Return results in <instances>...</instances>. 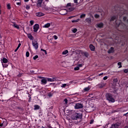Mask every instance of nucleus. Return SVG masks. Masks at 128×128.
I'll use <instances>...</instances> for the list:
<instances>
[{
    "mask_svg": "<svg viewBox=\"0 0 128 128\" xmlns=\"http://www.w3.org/2000/svg\"><path fill=\"white\" fill-rule=\"evenodd\" d=\"M42 0H38L37 6L38 7L42 6Z\"/></svg>",
    "mask_w": 128,
    "mask_h": 128,
    "instance_id": "nucleus-14",
    "label": "nucleus"
},
{
    "mask_svg": "<svg viewBox=\"0 0 128 128\" xmlns=\"http://www.w3.org/2000/svg\"><path fill=\"white\" fill-rule=\"evenodd\" d=\"M86 14H82L80 16V18H86Z\"/></svg>",
    "mask_w": 128,
    "mask_h": 128,
    "instance_id": "nucleus-26",
    "label": "nucleus"
},
{
    "mask_svg": "<svg viewBox=\"0 0 128 128\" xmlns=\"http://www.w3.org/2000/svg\"><path fill=\"white\" fill-rule=\"evenodd\" d=\"M123 18H124V20H126V17H124Z\"/></svg>",
    "mask_w": 128,
    "mask_h": 128,
    "instance_id": "nucleus-63",
    "label": "nucleus"
},
{
    "mask_svg": "<svg viewBox=\"0 0 128 128\" xmlns=\"http://www.w3.org/2000/svg\"><path fill=\"white\" fill-rule=\"evenodd\" d=\"M120 126V123H116L112 125L111 128H118Z\"/></svg>",
    "mask_w": 128,
    "mask_h": 128,
    "instance_id": "nucleus-9",
    "label": "nucleus"
},
{
    "mask_svg": "<svg viewBox=\"0 0 128 128\" xmlns=\"http://www.w3.org/2000/svg\"><path fill=\"white\" fill-rule=\"evenodd\" d=\"M104 74V73H100L98 74L99 76H102Z\"/></svg>",
    "mask_w": 128,
    "mask_h": 128,
    "instance_id": "nucleus-56",
    "label": "nucleus"
},
{
    "mask_svg": "<svg viewBox=\"0 0 128 128\" xmlns=\"http://www.w3.org/2000/svg\"><path fill=\"white\" fill-rule=\"evenodd\" d=\"M72 81H70V84H72Z\"/></svg>",
    "mask_w": 128,
    "mask_h": 128,
    "instance_id": "nucleus-62",
    "label": "nucleus"
},
{
    "mask_svg": "<svg viewBox=\"0 0 128 128\" xmlns=\"http://www.w3.org/2000/svg\"><path fill=\"white\" fill-rule=\"evenodd\" d=\"M26 58H28V56H30V52H26Z\"/></svg>",
    "mask_w": 128,
    "mask_h": 128,
    "instance_id": "nucleus-37",
    "label": "nucleus"
},
{
    "mask_svg": "<svg viewBox=\"0 0 128 128\" xmlns=\"http://www.w3.org/2000/svg\"><path fill=\"white\" fill-rule=\"evenodd\" d=\"M48 82H56V78H47Z\"/></svg>",
    "mask_w": 128,
    "mask_h": 128,
    "instance_id": "nucleus-16",
    "label": "nucleus"
},
{
    "mask_svg": "<svg viewBox=\"0 0 128 128\" xmlns=\"http://www.w3.org/2000/svg\"><path fill=\"white\" fill-rule=\"evenodd\" d=\"M44 9L46 10H49L50 8H48V7L46 6L44 7Z\"/></svg>",
    "mask_w": 128,
    "mask_h": 128,
    "instance_id": "nucleus-42",
    "label": "nucleus"
},
{
    "mask_svg": "<svg viewBox=\"0 0 128 128\" xmlns=\"http://www.w3.org/2000/svg\"><path fill=\"white\" fill-rule=\"evenodd\" d=\"M32 46H34L35 50H38V40H32Z\"/></svg>",
    "mask_w": 128,
    "mask_h": 128,
    "instance_id": "nucleus-3",
    "label": "nucleus"
},
{
    "mask_svg": "<svg viewBox=\"0 0 128 128\" xmlns=\"http://www.w3.org/2000/svg\"><path fill=\"white\" fill-rule=\"evenodd\" d=\"M8 62V59H6V58H3L2 60V62H4V64H7Z\"/></svg>",
    "mask_w": 128,
    "mask_h": 128,
    "instance_id": "nucleus-21",
    "label": "nucleus"
},
{
    "mask_svg": "<svg viewBox=\"0 0 128 128\" xmlns=\"http://www.w3.org/2000/svg\"><path fill=\"white\" fill-rule=\"evenodd\" d=\"M40 50H42V52H45V54H48V52H46V50H44V49H40Z\"/></svg>",
    "mask_w": 128,
    "mask_h": 128,
    "instance_id": "nucleus-36",
    "label": "nucleus"
},
{
    "mask_svg": "<svg viewBox=\"0 0 128 128\" xmlns=\"http://www.w3.org/2000/svg\"><path fill=\"white\" fill-rule=\"evenodd\" d=\"M79 20H80V19H77L76 20H73L72 21V22H79Z\"/></svg>",
    "mask_w": 128,
    "mask_h": 128,
    "instance_id": "nucleus-32",
    "label": "nucleus"
},
{
    "mask_svg": "<svg viewBox=\"0 0 128 128\" xmlns=\"http://www.w3.org/2000/svg\"><path fill=\"white\" fill-rule=\"evenodd\" d=\"M36 58H38V55H36L33 57V60H36Z\"/></svg>",
    "mask_w": 128,
    "mask_h": 128,
    "instance_id": "nucleus-31",
    "label": "nucleus"
},
{
    "mask_svg": "<svg viewBox=\"0 0 128 128\" xmlns=\"http://www.w3.org/2000/svg\"><path fill=\"white\" fill-rule=\"evenodd\" d=\"M50 23H47L43 26V28H50Z\"/></svg>",
    "mask_w": 128,
    "mask_h": 128,
    "instance_id": "nucleus-22",
    "label": "nucleus"
},
{
    "mask_svg": "<svg viewBox=\"0 0 128 128\" xmlns=\"http://www.w3.org/2000/svg\"><path fill=\"white\" fill-rule=\"evenodd\" d=\"M68 52V50H66L62 52V54H66Z\"/></svg>",
    "mask_w": 128,
    "mask_h": 128,
    "instance_id": "nucleus-34",
    "label": "nucleus"
},
{
    "mask_svg": "<svg viewBox=\"0 0 128 128\" xmlns=\"http://www.w3.org/2000/svg\"><path fill=\"white\" fill-rule=\"evenodd\" d=\"M2 125H3V124H0V127L2 126Z\"/></svg>",
    "mask_w": 128,
    "mask_h": 128,
    "instance_id": "nucleus-60",
    "label": "nucleus"
},
{
    "mask_svg": "<svg viewBox=\"0 0 128 128\" xmlns=\"http://www.w3.org/2000/svg\"><path fill=\"white\" fill-rule=\"evenodd\" d=\"M72 36H74V35H72V34H70V35L69 36H70V37H72Z\"/></svg>",
    "mask_w": 128,
    "mask_h": 128,
    "instance_id": "nucleus-59",
    "label": "nucleus"
},
{
    "mask_svg": "<svg viewBox=\"0 0 128 128\" xmlns=\"http://www.w3.org/2000/svg\"><path fill=\"white\" fill-rule=\"evenodd\" d=\"M54 40H57L58 39V36H56V35L54 36Z\"/></svg>",
    "mask_w": 128,
    "mask_h": 128,
    "instance_id": "nucleus-48",
    "label": "nucleus"
},
{
    "mask_svg": "<svg viewBox=\"0 0 128 128\" xmlns=\"http://www.w3.org/2000/svg\"><path fill=\"white\" fill-rule=\"evenodd\" d=\"M40 78H42L41 80V84L45 85L48 82V79L44 77H39Z\"/></svg>",
    "mask_w": 128,
    "mask_h": 128,
    "instance_id": "nucleus-4",
    "label": "nucleus"
},
{
    "mask_svg": "<svg viewBox=\"0 0 128 128\" xmlns=\"http://www.w3.org/2000/svg\"><path fill=\"white\" fill-rule=\"evenodd\" d=\"M64 102L65 104H68V99L65 98V99L64 100Z\"/></svg>",
    "mask_w": 128,
    "mask_h": 128,
    "instance_id": "nucleus-41",
    "label": "nucleus"
},
{
    "mask_svg": "<svg viewBox=\"0 0 128 128\" xmlns=\"http://www.w3.org/2000/svg\"><path fill=\"white\" fill-rule=\"evenodd\" d=\"M102 26H104V24L102 22L99 23V24H96V28H102Z\"/></svg>",
    "mask_w": 128,
    "mask_h": 128,
    "instance_id": "nucleus-13",
    "label": "nucleus"
},
{
    "mask_svg": "<svg viewBox=\"0 0 128 128\" xmlns=\"http://www.w3.org/2000/svg\"><path fill=\"white\" fill-rule=\"evenodd\" d=\"M34 20H30V24H31V26H32V24H34Z\"/></svg>",
    "mask_w": 128,
    "mask_h": 128,
    "instance_id": "nucleus-45",
    "label": "nucleus"
},
{
    "mask_svg": "<svg viewBox=\"0 0 128 128\" xmlns=\"http://www.w3.org/2000/svg\"><path fill=\"white\" fill-rule=\"evenodd\" d=\"M94 16H95L96 18H100V15L96 14H95Z\"/></svg>",
    "mask_w": 128,
    "mask_h": 128,
    "instance_id": "nucleus-43",
    "label": "nucleus"
},
{
    "mask_svg": "<svg viewBox=\"0 0 128 128\" xmlns=\"http://www.w3.org/2000/svg\"><path fill=\"white\" fill-rule=\"evenodd\" d=\"M38 28H40V25L38 24H36L34 26V32H36L38 30Z\"/></svg>",
    "mask_w": 128,
    "mask_h": 128,
    "instance_id": "nucleus-6",
    "label": "nucleus"
},
{
    "mask_svg": "<svg viewBox=\"0 0 128 128\" xmlns=\"http://www.w3.org/2000/svg\"><path fill=\"white\" fill-rule=\"evenodd\" d=\"M108 78V76H105L104 77L103 80H106L107 78Z\"/></svg>",
    "mask_w": 128,
    "mask_h": 128,
    "instance_id": "nucleus-46",
    "label": "nucleus"
},
{
    "mask_svg": "<svg viewBox=\"0 0 128 128\" xmlns=\"http://www.w3.org/2000/svg\"><path fill=\"white\" fill-rule=\"evenodd\" d=\"M114 52V48L113 47H111L108 50V54H112Z\"/></svg>",
    "mask_w": 128,
    "mask_h": 128,
    "instance_id": "nucleus-17",
    "label": "nucleus"
},
{
    "mask_svg": "<svg viewBox=\"0 0 128 128\" xmlns=\"http://www.w3.org/2000/svg\"><path fill=\"white\" fill-rule=\"evenodd\" d=\"M18 48H18V47L16 48L14 50L15 52H18Z\"/></svg>",
    "mask_w": 128,
    "mask_h": 128,
    "instance_id": "nucleus-51",
    "label": "nucleus"
},
{
    "mask_svg": "<svg viewBox=\"0 0 128 128\" xmlns=\"http://www.w3.org/2000/svg\"><path fill=\"white\" fill-rule=\"evenodd\" d=\"M13 26H14V28H17L18 30H20V25H18L16 24H13Z\"/></svg>",
    "mask_w": 128,
    "mask_h": 128,
    "instance_id": "nucleus-23",
    "label": "nucleus"
},
{
    "mask_svg": "<svg viewBox=\"0 0 128 128\" xmlns=\"http://www.w3.org/2000/svg\"><path fill=\"white\" fill-rule=\"evenodd\" d=\"M42 112V110H40V112Z\"/></svg>",
    "mask_w": 128,
    "mask_h": 128,
    "instance_id": "nucleus-64",
    "label": "nucleus"
},
{
    "mask_svg": "<svg viewBox=\"0 0 128 128\" xmlns=\"http://www.w3.org/2000/svg\"><path fill=\"white\" fill-rule=\"evenodd\" d=\"M74 70H80V67L77 66L74 68Z\"/></svg>",
    "mask_w": 128,
    "mask_h": 128,
    "instance_id": "nucleus-38",
    "label": "nucleus"
},
{
    "mask_svg": "<svg viewBox=\"0 0 128 128\" xmlns=\"http://www.w3.org/2000/svg\"><path fill=\"white\" fill-rule=\"evenodd\" d=\"M116 19V16H113L112 17L111 19H110V22H112V20H114Z\"/></svg>",
    "mask_w": 128,
    "mask_h": 128,
    "instance_id": "nucleus-28",
    "label": "nucleus"
},
{
    "mask_svg": "<svg viewBox=\"0 0 128 128\" xmlns=\"http://www.w3.org/2000/svg\"><path fill=\"white\" fill-rule=\"evenodd\" d=\"M74 108H76V110H78V108H82V104L80 103L76 104L74 106Z\"/></svg>",
    "mask_w": 128,
    "mask_h": 128,
    "instance_id": "nucleus-5",
    "label": "nucleus"
},
{
    "mask_svg": "<svg viewBox=\"0 0 128 128\" xmlns=\"http://www.w3.org/2000/svg\"><path fill=\"white\" fill-rule=\"evenodd\" d=\"M81 116L80 114L75 112L72 115L71 118L73 120H76L80 118Z\"/></svg>",
    "mask_w": 128,
    "mask_h": 128,
    "instance_id": "nucleus-1",
    "label": "nucleus"
},
{
    "mask_svg": "<svg viewBox=\"0 0 128 128\" xmlns=\"http://www.w3.org/2000/svg\"><path fill=\"white\" fill-rule=\"evenodd\" d=\"M72 4L68 3L66 5V8H68V12H72L74 10V8H72Z\"/></svg>",
    "mask_w": 128,
    "mask_h": 128,
    "instance_id": "nucleus-7",
    "label": "nucleus"
},
{
    "mask_svg": "<svg viewBox=\"0 0 128 128\" xmlns=\"http://www.w3.org/2000/svg\"><path fill=\"white\" fill-rule=\"evenodd\" d=\"M36 16L40 17V16H44V14L42 12H38L36 13Z\"/></svg>",
    "mask_w": 128,
    "mask_h": 128,
    "instance_id": "nucleus-10",
    "label": "nucleus"
},
{
    "mask_svg": "<svg viewBox=\"0 0 128 128\" xmlns=\"http://www.w3.org/2000/svg\"><path fill=\"white\" fill-rule=\"evenodd\" d=\"M20 46H22V44L20 43L18 46V48H20Z\"/></svg>",
    "mask_w": 128,
    "mask_h": 128,
    "instance_id": "nucleus-54",
    "label": "nucleus"
},
{
    "mask_svg": "<svg viewBox=\"0 0 128 128\" xmlns=\"http://www.w3.org/2000/svg\"><path fill=\"white\" fill-rule=\"evenodd\" d=\"M86 23L88 24H92V19L90 18H86Z\"/></svg>",
    "mask_w": 128,
    "mask_h": 128,
    "instance_id": "nucleus-15",
    "label": "nucleus"
},
{
    "mask_svg": "<svg viewBox=\"0 0 128 128\" xmlns=\"http://www.w3.org/2000/svg\"><path fill=\"white\" fill-rule=\"evenodd\" d=\"M66 86V84H62L61 86V88H64Z\"/></svg>",
    "mask_w": 128,
    "mask_h": 128,
    "instance_id": "nucleus-29",
    "label": "nucleus"
},
{
    "mask_svg": "<svg viewBox=\"0 0 128 128\" xmlns=\"http://www.w3.org/2000/svg\"><path fill=\"white\" fill-rule=\"evenodd\" d=\"M53 94H52L51 92L48 93V96H49V98H50V97L52 96Z\"/></svg>",
    "mask_w": 128,
    "mask_h": 128,
    "instance_id": "nucleus-35",
    "label": "nucleus"
},
{
    "mask_svg": "<svg viewBox=\"0 0 128 128\" xmlns=\"http://www.w3.org/2000/svg\"><path fill=\"white\" fill-rule=\"evenodd\" d=\"M106 84L102 82L100 84H98V88H104V86H106Z\"/></svg>",
    "mask_w": 128,
    "mask_h": 128,
    "instance_id": "nucleus-11",
    "label": "nucleus"
},
{
    "mask_svg": "<svg viewBox=\"0 0 128 128\" xmlns=\"http://www.w3.org/2000/svg\"><path fill=\"white\" fill-rule=\"evenodd\" d=\"M90 90V86H88V87L85 88L84 90V92H88V90Z\"/></svg>",
    "mask_w": 128,
    "mask_h": 128,
    "instance_id": "nucleus-24",
    "label": "nucleus"
},
{
    "mask_svg": "<svg viewBox=\"0 0 128 128\" xmlns=\"http://www.w3.org/2000/svg\"><path fill=\"white\" fill-rule=\"evenodd\" d=\"M16 4H17V6H20L21 3H20V2H16Z\"/></svg>",
    "mask_w": 128,
    "mask_h": 128,
    "instance_id": "nucleus-50",
    "label": "nucleus"
},
{
    "mask_svg": "<svg viewBox=\"0 0 128 128\" xmlns=\"http://www.w3.org/2000/svg\"><path fill=\"white\" fill-rule=\"evenodd\" d=\"M68 10H66V9H64V10H62L60 11V14L62 16H64V15L66 14H68Z\"/></svg>",
    "mask_w": 128,
    "mask_h": 128,
    "instance_id": "nucleus-8",
    "label": "nucleus"
},
{
    "mask_svg": "<svg viewBox=\"0 0 128 128\" xmlns=\"http://www.w3.org/2000/svg\"><path fill=\"white\" fill-rule=\"evenodd\" d=\"M74 18V16H70L68 17V18L70 19V18Z\"/></svg>",
    "mask_w": 128,
    "mask_h": 128,
    "instance_id": "nucleus-53",
    "label": "nucleus"
},
{
    "mask_svg": "<svg viewBox=\"0 0 128 128\" xmlns=\"http://www.w3.org/2000/svg\"><path fill=\"white\" fill-rule=\"evenodd\" d=\"M30 6L29 5L26 6V10H30Z\"/></svg>",
    "mask_w": 128,
    "mask_h": 128,
    "instance_id": "nucleus-40",
    "label": "nucleus"
},
{
    "mask_svg": "<svg viewBox=\"0 0 128 128\" xmlns=\"http://www.w3.org/2000/svg\"><path fill=\"white\" fill-rule=\"evenodd\" d=\"M116 24L117 26H120V21H119V23H118V24L117 22H116Z\"/></svg>",
    "mask_w": 128,
    "mask_h": 128,
    "instance_id": "nucleus-52",
    "label": "nucleus"
},
{
    "mask_svg": "<svg viewBox=\"0 0 128 128\" xmlns=\"http://www.w3.org/2000/svg\"><path fill=\"white\" fill-rule=\"evenodd\" d=\"M28 37L30 40H34V36H32V34H28Z\"/></svg>",
    "mask_w": 128,
    "mask_h": 128,
    "instance_id": "nucleus-18",
    "label": "nucleus"
},
{
    "mask_svg": "<svg viewBox=\"0 0 128 128\" xmlns=\"http://www.w3.org/2000/svg\"><path fill=\"white\" fill-rule=\"evenodd\" d=\"M40 106L38 105H34V110H40Z\"/></svg>",
    "mask_w": 128,
    "mask_h": 128,
    "instance_id": "nucleus-20",
    "label": "nucleus"
},
{
    "mask_svg": "<svg viewBox=\"0 0 128 128\" xmlns=\"http://www.w3.org/2000/svg\"><path fill=\"white\" fill-rule=\"evenodd\" d=\"M124 72H125V74H128V69L124 70Z\"/></svg>",
    "mask_w": 128,
    "mask_h": 128,
    "instance_id": "nucleus-47",
    "label": "nucleus"
},
{
    "mask_svg": "<svg viewBox=\"0 0 128 128\" xmlns=\"http://www.w3.org/2000/svg\"><path fill=\"white\" fill-rule=\"evenodd\" d=\"M106 98L107 100H108L109 102H114V98H112V95L110 94H106Z\"/></svg>",
    "mask_w": 128,
    "mask_h": 128,
    "instance_id": "nucleus-2",
    "label": "nucleus"
},
{
    "mask_svg": "<svg viewBox=\"0 0 128 128\" xmlns=\"http://www.w3.org/2000/svg\"><path fill=\"white\" fill-rule=\"evenodd\" d=\"M94 120H92L90 122V124H94Z\"/></svg>",
    "mask_w": 128,
    "mask_h": 128,
    "instance_id": "nucleus-49",
    "label": "nucleus"
},
{
    "mask_svg": "<svg viewBox=\"0 0 128 128\" xmlns=\"http://www.w3.org/2000/svg\"><path fill=\"white\" fill-rule=\"evenodd\" d=\"M45 2H50V0H45Z\"/></svg>",
    "mask_w": 128,
    "mask_h": 128,
    "instance_id": "nucleus-58",
    "label": "nucleus"
},
{
    "mask_svg": "<svg viewBox=\"0 0 128 128\" xmlns=\"http://www.w3.org/2000/svg\"><path fill=\"white\" fill-rule=\"evenodd\" d=\"M0 38H2V34H0Z\"/></svg>",
    "mask_w": 128,
    "mask_h": 128,
    "instance_id": "nucleus-61",
    "label": "nucleus"
},
{
    "mask_svg": "<svg viewBox=\"0 0 128 128\" xmlns=\"http://www.w3.org/2000/svg\"><path fill=\"white\" fill-rule=\"evenodd\" d=\"M72 32L74 33V34H76V32H78V29H76V28H72L71 30Z\"/></svg>",
    "mask_w": 128,
    "mask_h": 128,
    "instance_id": "nucleus-25",
    "label": "nucleus"
},
{
    "mask_svg": "<svg viewBox=\"0 0 128 128\" xmlns=\"http://www.w3.org/2000/svg\"><path fill=\"white\" fill-rule=\"evenodd\" d=\"M6 6H7L8 10H10V8H12V6H10V3L7 4Z\"/></svg>",
    "mask_w": 128,
    "mask_h": 128,
    "instance_id": "nucleus-27",
    "label": "nucleus"
},
{
    "mask_svg": "<svg viewBox=\"0 0 128 128\" xmlns=\"http://www.w3.org/2000/svg\"><path fill=\"white\" fill-rule=\"evenodd\" d=\"M82 66H84V64H78V68H82Z\"/></svg>",
    "mask_w": 128,
    "mask_h": 128,
    "instance_id": "nucleus-44",
    "label": "nucleus"
},
{
    "mask_svg": "<svg viewBox=\"0 0 128 128\" xmlns=\"http://www.w3.org/2000/svg\"><path fill=\"white\" fill-rule=\"evenodd\" d=\"M90 50H92V52L94 51V50H95L96 48H94V45L90 44Z\"/></svg>",
    "mask_w": 128,
    "mask_h": 128,
    "instance_id": "nucleus-19",
    "label": "nucleus"
},
{
    "mask_svg": "<svg viewBox=\"0 0 128 128\" xmlns=\"http://www.w3.org/2000/svg\"><path fill=\"white\" fill-rule=\"evenodd\" d=\"M2 126H4V128H6V126H8V121L6 120H4L2 124H2Z\"/></svg>",
    "mask_w": 128,
    "mask_h": 128,
    "instance_id": "nucleus-12",
    "label": "nucleus"
},
{
    "mask_svg": "<svg viewBox=\"0 0 128 128\" xmlns=\"http://www.w3.org/2000/svg\"><path fill=\"white\" fill-rule=\"evenodd\" d=\"M84 56H86V58H88V53L85 52L84 53Z\"/></svg>",
    "mask_w": 128,
    "mask_h": 128,
    "instance_id": "nucleus-30",
    "label": "nucleus"
},
{
    "mask_svg": "<svg viewBox=\"0 0 128 128\" xmlns=\"http://www.w3.org/2000/svg\"><path fill=\"white\" fill-rule=\"evenodd\" d=\"M29 0H24V2H28Z\"/></svg>",
    "mask_w": 128,
    "mask_h": 128,
    "instance_id": "nucleus-57",
    "label": "nucleus"
},
{
    "mask_svg": "<svg viewBox=\"0 0 128 128\" xmlns=\"http://www.w3.org/2000/svg\"><path fill=\"white\" fill-rule=\"evenodd\" d=\"M118 66H119V68H122V62H118Z\"/></svg>",
    "mask_w": 128,
    "mask_h": 128,
    "instance_id": "nucleus-39",
    "label": "nucleus"
},
{
    "mask_svg": "<svg viewBox=\"0 0 128 128\" xmlns=\"http://www.w3.org/2000/svg\"><path fill=\"white\" fill-rule=\"evenodd\" d=\"M74 4H78V0H74Z\"/></svg>",
    "mask_w": 128,
    "mask_h": 128,
    "instance_id": "nucleus-55",
    "label": "nucleus"
},
{
    "mask_svg": "<svg viewBox=\"0 0 128 128\" xmlns=\"http://www.w3.org/2000/svg\"><path fill=\"white\" fill-rule=\"evenodd\" d=\"M2 66L3 68H8V64H2Z\"/></svg>",
    "mask_w": 128,
    "mask_h": 128,
    "instance_id": "nucleus-33",
    "label": "nucleus"
}]
</instances>
